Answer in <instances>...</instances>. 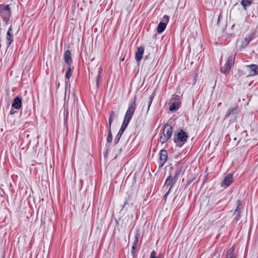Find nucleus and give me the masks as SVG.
Returning <instances> with one entry per match:
<instances>
[{
	"instance_id": "23",
	"label": "nucleus",
	"mask_w": 258,
	"mask_h": 258,
	"mask_svg": "<svg viewBox=\"0 0 258 258\" xmlns=\"http://www.w3.org/2000/svg\"><path fill=\"white\" fill-rule=\"evenodd\" d=\"M122 134L123 133H122L121 132H118V134H117V135L116 136V137L114 139V146H115L119 142V141Z\"/></svg>"
},
{
	"instance_id": "21",
	"label": "nucleus",
	"mask_w": 258,
	"mask_h": 258,
	"mask_svg": "<svg viewBox=\"0 0 258 258\" xmlns=\"http://www.w3.org/2000/svg\"><path fill=\"white\" fill-rule=\"evenodd\" d=\"M242 210V203L240 200L237 201V207L234 212H241Z\"/></svg>"
},
{
	"instance_id": "18",
	"label": "nucleus",
	"mask_w": 258,
	"mask_h": 258,
	"mask_svg": "<svg viewBox=\"0 0 258 258\" xmlns=\"http://www.w3.org/2000/svg\"><path fill=\"white\" fill-rule=\"evenodd\" d=\"M250 68V74L251 75H255L258 74V66L255 64H251L249 66Z\"/></svg>"
},
{
	"instance_id": "3",
	"label": "nucleus",
	"mask_w": 258,
	"mask_h": 258,
	"mask_svg": "<svg viewBox=\"0 0 258 258\" xmlns=\"http://www.w3.org/2000/svg\"><path fill=\"white\" fill-rule=\"evenodd\" d=\"M11 12L9 5H0V15L4 21L7 23L10 20Z\"/></svg>"
},
{
	"instance_id": "4",
	"label": "nucleus",
	"mask_w": 258,
	"mask_h": 258,
	"mask_svg": "<svg viewBox=\"0 0 258 258\" xmlns=\"http://www.w3.org/2000/svg\"><path fill=\"white\" fill-rule=\"evenodd\" d=\"M234 58L232 55H230L224 66L221 67V72L224 74H228L230 72L231 67L234 64Z\"/></svg>"
},
{
	"instance_id": "33",
	"label": "nucleus",
	"mask_w": 258,
	"mask_h": 258,
	"mask_svg": "<svg viewBox=\"0 0 258 258\" xmlns=\"http://www.w3.org/2000/svg\"><path fill=\"white\" fill-rule=\"evenodd\" d=\"M126 204V203H124V205H125ZM124 206H123V207H124Z\"/></svg>"
},
{
	"instance_id": "5",
	"label": "nucleus",
	"mask_w": 258,
	"mask_h": 258,
	"mask_svg": "<svg viewBox=\"0 0 258 258\" xmlns=\"http://www.w3.org/2000/svg\"><path fill=\"white\" fill-rule=\"evenodd\" d=\"M115 116V112L114 111H111L109 112V118H108V123L109 126V130L107 138V142L108 143H110L112 140V136L111 132V124L113 121V118Z\"/></svg>"
},
{
	"instance_id": "2",
	"label": "nucleus",
	"mask_w": 258,
	"mask_h": 258,
	"mask_svg": "<svg viewBox=\"0 0 258 258\" xmlns=\"http://www.w3.org/2000/svg\"><path fill=\"white\" fill-rule=\"evenodd\" d=\"M188 138L187 133L183 130H180L177 134L174 135V142L176 143V146L181 147L187 142Z\"/></svg>"
},
{
	"instance_id": "14",
	"label": "nucleus",
	"mask_w": 258,
	"mask_h": 258,
	"mask_svg": "<svg viewBox=\"0 0 258 258\" xmlns=\"http://www.w3.org/2000/svg\"><path fill=\"white\" fill-rule=\"evenodd\" d=\"M64 58L65 62L68 66H71L72 62V59L71 57V51L70 50H67L64 53Z\"/></svg>"
},
{
	"instance_id": "17",
	"label": "nucleus",
	"mask_w": 258,
	"mask_h": 258,
	"mask_svg": "<svg viewBox=\"0 0 258 258\" xmlns=\"http://www.w3.org/2000/svg\"><path fill=\"white\" fill-rule=\"evenodd\" d=\"M166 25H167V24L165 23H163L161 22H160L157 26V31L159 33H161L163 32L164 31V30L165 29V28L166 27Z\"/></svg>"
},
{
	"instance_id": "19",
	"label": "nucleus",
	"mask_w": 258,
	"mask_h": 258,
	"mask_svg": "<svg viewBox=\"0 0 258 258\" xmlns=\"http://www.w3.org/2000/svg\"><path fill=\"white\" fill-rule=\"evenodd\" d=\"M226 258H236L234 255V248L232 246L227 251Z\"/></svg>"
},
{
	"instance_id": "12",
	"label": "nucleus",
	"mask_w": 258,
	"mask_h": 258,
	"mask_svg": "<svg viewBox=\"0 0 258 258\" xmlns=\"http://www.w3.org/2000/svg\"><path fill=\"white\" fill-rule=\"evenodd\" d=\"M238 113L237 106L230 108L225 115V118L235 117Z\"/></svg>"
},
{
	"instance_id": "16",
	"label": "nucleus",
	"mask_w": 258,
	"mask_h": 258,
	"mask_svg": "<svg viewBox=\"0 0 258 258\" xmlns=\"http://www.w3.org/2000/svg\"><path fill=\"white\" fill-rule=\"evenodd\" d=\"M102 69L101 67H99L98 68V74L96 76V87L97 88H98L99 87V84L101 81V76L100 74L102 72Z\"/></svg>"
},
{
	"instance_id": "35",
	"label": "nucleus",
	"mask_w": 258,
	"mask_h": 258,
	"mask_svg": "<svg viewBox=\"0 0 258 258\" xmlns=\"http://www.w3.org/2000/svg\"><path fill=\"white\" fill-rule=\"evenodd\" d=\"M3 258H4V257H3Z\"/></svg>"
},
{
	"instance_id": "28",
	"label": "nucleus",
	"mask_w": 258,
	"mask_h": 258,
	"mask_svg": "<svg viewBox=\"0 0 258 258\" xmlns=\"http://www.w3.org/2000/svg\"><path fill=\"white\" fill-rule=\"evenodd\" d=\"M234 215H236L234 219V221L236 222L239 221L241 218V212H234Z\"/></svg>"
},
{
	"instance_id": "9",
	"label": "nucleus",
	"mask_w": 258,
	"mask_h": 258,
	"mask_svg": "<svg viewBox=\"0 0 258 258\" xmlns=\"http://www.w3.org/2000/svg\"><path fill=\"white\" fill-rule=\"evenodd\" d=\"M233 181V179L232 174H228L225 177L223 180L221 182V185L222 187L228 186L232 183Z\"/></svg>"
},
{
	"instance_id": "25",
	"label": "nucleus",
	"mask_w": 258,
	"mask_h": 258,
	"mask_svg": "<svg viewBox=\"0 0 258 258\" xmlns=\"http://www.w3.org/2000/svg\"><path fill=\"white\" fill-rule=\"evenodd\" d=\"M169 139V138L167 137L165 135H163L160 137L159 141L161 144H163V143H165L166 142H167Z\"/></svg>"
},
{
	"instance_id": "7",
	"label": "nucleus",
	"mask_w": 258,
	"mask_h": 258,
	"mask_svg": "<svg viewBox=\"0 0 258 258\" xmlns=\"http://www.w3.org/2000/svg\"><path fill=\"white\" fill-rule=\"evenodd\" d=\"M177 179L174 178L172 175H169L166 179L164 187H168L169 190H171L173 186L176 183Z\"/></svg>"
},
{
	"instance_id": "32",
	"label": "nucleus",
	"mask_w": 258,
	"mask_h": 258,
	"mask_svg": "<svg viewBox=\"0 0 258 258\" xmlns=\"http://www.w3.org/2000/svg\"><path fill=\"white\" fill-rule=\"evenodd\" d=\"M136 247H137V245H134V244H133V246H132V252L133 254H134V252H135V251H134V250H135V248H136Z\"/></svg>"
},
{
	"instance_id": "29",
	"label": "nucleus",
	"mask_w": 258,
	"mask_h": 258,
	"mask_svg": "<svg viewBox=\"0 0 258 258\" xmlns=\"http://www.w3.org/2000/svg\"><path fill=\"white\" fill-rule=\"evenodd\" d=\"M139 236H140V234L139 233H137L136 234V236H135V240H134V243H133L134 245H137V244L138 243V240H139Z\"/></svg>"
},
{
	"instance_id": "27",
	"label": "nucleus",
	"mask_w": 258,
	"mask_h": 258,
	"mask_svg": "<svg viewBox=\"0 0 258 258\" xmlns=\"http://www.w3.org/2000/svg\"><path fill=\"white\" fill-rule=\"evenodd\" d=\"M154 97V94H152L150 97L149 98L148 102V108H147V112L149 110L150 107L152 104V102L153 101V98Z\"/></svg>"
},
{
	"instance_id": "10",
	"label": "nucleus",
	"mask_w": 258,
	"mask_h": 258,
	"mask_svg": "<svg viewBox=\"0 0 258 258\" xmlns=\"http://www.w3.org/2000/svg\"><path fill=\"white\" fill-rule=\"evenodd\" d=\"M173 133V128L169 124H165L163 130V135L170 138Z\"/></svg>"
},
{
	"instance_id": "20",
	"label": "nucleus",
	"mask_w": 258,
	"mask_h": 258,
	"mask_svg": "<svg viewBox=\"0 0 258 258\" xmlns=\"http://www.w3.org/2000/svg\"><path fill=\"white\" fill-rule=\"evenodd\" d=\"M252 2V0H242L241 2V5L243 7L245 10H246L247 7L249 6Z\"/></svg>"
},
{
	"instance_id": "24",
	"label": "nucleus",
	"mask_w": 258,
	"mask_h": 258,
	"mask_svg": "<svg viewBox=\"0 0 258 258\" xmlns=\"http://www.w3.org/2000/svg\"><path fill=\"white\" fill-rule=\"evenodd\" d=\"M251 40V38L250 37H246L244 39V40L242 42V46L243 47L246 46L250 42Z\"/></svg>"
},
{
	"instance_id": "15",
	"label": "nucleus",
	"mask_w": 258,
	"mask_h": 258,
	"mask_svg": "<svg viewBox=\"0 0 258 258\" xmlns=\"http://www.w3.org/2000/svg\"><path fill=\"white\" fill-rule=\"evenodd\" d=\"M12 107L17 109H19L22 106V100L19 97H16L12 103Z\"/></svg>"
},
{
	"instance_id": "34",
	"label": "nucleus",
	"mask_w": 258,
	"mask_h": 258,
	"mask_svg": "<svg viewBox=\"0 0 258 258\" xmlns=\"http://www.w3.org/2000/svg\"><path fill=\"white\" fill-rule=\"evenodd\" d=\"M257 258H258V257H257Z\"/></svg>"
},
{
	"instance_id": "30",
	"label": "nucleus",
	"mask_w": 258,
	"mask_h": 258,
	"mask_svg": "<svg viewBox=\"0 0 258 258\" xmlns=\"http://www.w3.org/2000/svg\"><path fill=\"white\" fill-rule=\"evenodd\" d=\"M122 151V149L121 148H119L118 150V153L115 154V158H116L118 155H119Z\"/></svg>"
},
{
	"instance_id": "13",
	"label": "nucleus",
	"mask_w": 258,
	"mask_h": 258,
	"mask_svg": "<svg viewBox=\"0 0 258 258\" xmlns=\"http://www.w3.org/2000/svg\"><path fill=\"white\" fill-rule=\"evenodd\" d=\"M144 48L142 46L138 47L137 48V50L136 52V56L135 58L136 60L139 62L141 61L143 57V54L144 53Z\"/></svg>"
},
{
	"instance_id": "26",
	"label": "nucleus",
	"mask_w": 258,
	"mask_h": 258,
	"mask_svg": "<svg viewBox=\"0 0 258 258\" xmlns=\"http://www.w3.org/2000/svg\"><path fill=\"white\" fill-rule=\"evenodd\" d=\"M181 172V168H177L174 173V175L173 176L174 178L177 179L178 178V176L180 174Z\"/></svg>"
},
{
	"instance_id": "31",
	"label": "nucleus",
	"mask_w": 258,
	"mask_h": 258,
	"mask_svg": "<svg viewBox=\"0 0 258 258\" xmlns=\"http://www.w3.org/2000/svg\"><path fill=\"white\" fill-rule=\"evenodd\" d=\"M170 190H169V189L168 190V191L165 193V194L164 195V199L166 200V198H167V197L168 196V195L169 194Z\"/></svg>"
},
{
	"instance_id": "1",
	"label": "nucleus",
	"mask_w": 258,
	"mask_h": 258,
	"mask_svg": "<svg viewBox=\"0 0 258 258\" xmlns=\"http://www.w3.org/2000/svg\"><path fill=\"white\" fill-rule=\"evenodd\" d=\"M136 108V96H135L132 101L130 103L127 109L125 112V116L119 131L123 133L127 127L130 120H131Z\"/></svg>"
},
{
	"instance_id": "22",
	"label": "nucleus",
	"mask_w": 258,
	"mask_h": 258,
	"mask_svg": "<svg viewBox=\"0 0 258 258\" xmlns=\"http://www.w3.org/2000/svg\"><path fill=\"white\" fill-rule=\"evenodd\" d=\"M69 66V68H68V69L67 70V72H66V75H65V77L66 78V79H67L68 80V82H69V80L70 79V78L72 76V69L71 68V66Z\"/></svg>"
},
{
	"instance_id": "6",
	"label": "nucleus",
	"mask_w": 258,
	"mask_h": 258,
	"mask_svg": "<svg viewBox=\"0 0 258 258\" xmlns=\"http://www.w3.org/2000/svg\"><path fill=\"white\" fill-rule=\"evenodd\" d=\"M172 99H174L175 100L171 102L169 106V110L170 111H173L176 110L180 107V97L178 95H175V96H173Z\"/></svg>"
},
{
	"instance_id": "8",
	"label": "nucleus",
	"mask_w": 258,
	"mask_h": 258,
	"mask_svg": "<svg viewBox=\"0 0 258 258\" xmlns=\"http://www.w3.org/2000/svg\"><path fill=\"white\" fill-rule=\"evenodd\" d=\"M167 152L165 150H161L160 152L159 167H161L164 165L167 161Z\"/></svg>"
},
{
	"instance_id": "11",
	"label": "nucleus",
	"mask_w": 258,
	"mask_h": 258,
	"mask_svg": "<svg viewBox=\"0 0 258 258\" xmlns=\"http://www.w3.org/2000/svg\"><path fill=\"white\" fill-rule=\"evenodd\" d=\"M6 40L8 47H9L13 41V34L12 27L11 26L7 33Z\"/></svg>"
}]
</instances>
